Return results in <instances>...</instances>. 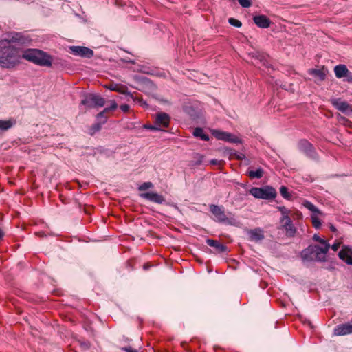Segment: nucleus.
Here are the masks:
<instances>
[{
    "instance_id": "16",
    "label": "nucleus",
    "mask_w": 352,
    "mask_h": 352,
    "mask_svg": "<svg viewBox=\"0 0 352 352\" xmlns=\"http://www.w3.org/2000/svg\"><path fill=\"white\" fill-rule=\"evenodd\" d=\"M331 102L337 109L342 113L348 114L352 112L350 105L346 102L342 101L340 99H333Z\"/></svg>"
},
{
    "instance_id": "28",
    "label": "nucleus",
    "mask_w": 352,
    "mask_h": 352,
    "mask_svg": "<svg viewBox=\"0 0 352 352\" xmlns=\"http://www.w3.org/2000/svg\"><path fill=\"white\" fill-rule=\"evenodd\" d=\"M320 214H311V219L312 224H313L314 227L316 229L320 228L321 226V222L318 218V215H320Z\"/></svg>"
},
{
    "instance_id": "10",
    "label": "nucleus",
    "mask_w": 352,
    "mask_h": 352,
    "mask_svg": "<svg viewBox=\"0 0 352 352\" xmlns=\"http://www.w3.org/2000/svg\"><path fill=\"white\" fill-rule=\"evenodd\" d=\"M70 52L76 56L84 58H91L94 56V52L91 49L84 46H71Z\"/></svg>"
},
{
    "instance_id": "26",
    "label": "nucleus",
    "mask_w": 352,
    "mask_h": 352,
    "mask_svg": "<svg viewBox=\"0 0 352 352\" xmlns=\"http://www.w3.org/2000/svg\"><path fill=\"white\" fill-rule=\"evenodd\" d=\"M107 113V111H104V109L97 114L96 116V121L100 122L104 124L107 122V116H106Z\"/></svg>"
},
{
    "instance_id": "6",
    "label": "nucleus",
    "mask_w": 352,
    "mask_h": 352,
    "mask_svg": "<svg viewBox=\"0 0 352 352\" xmlns=\"http://www.w3.org/2000/svg\"><path fill=\"white\" fill-rule=\"evenodd\" d=\"M80 104L89 109L102 107L105 104V99L96 94H88L81 100Z\"/></svg>"
},
{
    "instance_id": "8",
    "label": "nucleus",
    "mask_w": 352,
    "mask_h": 352,
    "mask_svg": "<svg viewBox=\"0 0 352 352\" xmlns=\"http://www.w3.org/2000/svg\"><path fill=\"white\" fill-rule=\"evenodd\" d=\"M212 135L218 140H223L230 143H241V140L234 135L219 130H213Z\"/></svg>"
},
{
    "instance_id": "24",
    "label": "nucleus",
    "mask_w": 352,
    "mask_h": 352,
    "mask_svg": "<svg viewBox=\"0 0 352 352\" xmlns=\"http://www.w3.org/2000/svg\"><path fill=\"white\" fill-rule=\"evenodd\" d=\"M193 135L195 137L200 138L202 140H209V136L204 133V130L201 128H196L193 131Z\"/></svg>"
},
{
    "instance_id": "25",
    "label": "nucleus",
    "mask_w": 352,
    "mask_h": 352,
    "mask_svg": "<svg viewBox=\"0 0 352 352\" xmlns=\"http://www.w3.org/2000/svg\"><path fill=\"white\" fill-rule=\"evenodd\" d=\"M263 170L261 168H258L256 170H250L248 172V175L250 178H257L260 179L263 177Z\"/></svg>"
},
{
    "instance_id": "47",
    "label": "nucleus",
    "mask_w": 352,
    "mask_h": 352,
    "mask_svg": "<svg viewBox=\"0 0 352 352\" xmlns=\"http://www.w3.org/2000/svg\"><path fill=\"white\" fill-rule=\"evenodd\" d=\"M308 324L312 328L311 322L310 321H308Z\"/></svg>"
},
{
    "instance_id": "49",
    "label": "nucleus",
    "mask_w": 352,
    "mask_h": 352,
    "mask_svg": "<svg viewBox=\"0 0 352 352\" xmlns=\"http://www.w3.org/2000/svg\"><path fill=\"white\" fill-rule=\"evenodd\" d=\"M144 268H148V266L144 265Z\"/></svg>"
},
{
    "instance_id": "30",
    "label": "nucleus",
    "mask_w": 352,
    "mask_h": 352,
    "mask_svg": "<svg viewBox=\"0 0 352 352\" xmlns=\"http://www.w3.org/2000/svg\"><path fill=\"white\" fill-rule=\"evenodd\" d=\"M13 122L11 120H0V129L2 131H7L11 128Z\"/></svg>"
},
{
    "instance_id": "3",
    "label": "nucleus",
    "mask_w": 352,
    "mask_h": 352,
    "mask_svg": "<svg viewBox=\"0 0 352 352\" xmlns=\"http://www.w3.org/2000/svg\"><path fill=\"white\" fill-rule=\"evenodd\" d=\"M329 244L325 243L321 245H310L302 251V257L307 260H316L322 261L325 260V254L329 249Z\"/></svg>"
},
{
    "instance_id": "15",
    "label": "nucleus",
    "mask_w": 352,
    "mask_h": 352,
    "mask_svg": "<svg viewBox=\"0 0 352 352\" xmlns=\"http://www.w3.org/2000/svg\"><path fill=\"white\" fill-rule=\"evenodd\" d=\"M254 23L261 28H267L271 25V20L265 15H256L253 17Z\"/></svg>"
},
{
    "instance_id": "29",
    "label": "nucleus",
    "mask_w": 352,
    "mask_h": 352,
    "mask_svg": "<svg viewBox=\"0 0 352 352\" xmlns=\"http://www.w3.org/2000/svg\"><path fill=\"white\" fill-rule=\"evenodd\" d=\"M304 206L306 208L311 211L313 212L312 214H322L318 208L309 201H305Z\"/></svg>"
},
{
    "instance_id": "46",
    "label": "nucleus",
    "mask_w": 352,
    "mask_h": 352,
    "mask_svg": "<svg viewBox=\"0 0 352 352\" xmlns=\"http://www.w3.org/2000/svg\"><path fill=\"white\" fill-rule=\"evenodd\" d=\"M4 235V233L2 231V230L0 228V239H2V237Z\"/></svg>"
},
{
    "instance_id": "12",
    "label": "nucleus",
    "mask_w": 352,
    "mask_h": 352,
    "mask_svg": "<svg viewBox=\"0 0 352 352\" xmlns=\"http://www.w3.org/2000/svg\"><path fill=\"white\" fill-rule=\"evenodd\" d=\"M140 197L152 202L162 204L166 202L165 198L157 192H148L140 194Z\"/></svg>"
},
{
    "instance_id": "37",
    "label": "nucleus",
    "mask_w": 352,
    "mask_h": 352,
    "mask_svg": "<svg viewBox=\"0 0 352 352\" xmlns=\"http://www.w3.org/2000/svg\"><path fill=\"white\" fill-rule=\"evenodd\" d=\"M144 128L148 129V130H155V131H159L158 126H156V124L154 123L153 125L152 124H144Z\"/></svg>"
},
{
    "instance_id": "31",
    "label": "nucleus",
    "mask_w": 352,
    "mask_h": 352,
    "mask_svg": "<svg viewBox=\"0 0 352 352\" xmlns=\"http://www.w3.org/2000/svg\"><path fill=\"white\" fill-rule=\"evenodd\" d=\"M280 192L282 197L285 199H290L292 197V195L288 192V188L286 186H282L280 188Z\"/></svg>"
},
{
    "instance_id": "45",
    "label": "nucleus",
    "mask_w": 352,
    "mask_h": 352,
    "mask_svg": "<svg viewBox=\"0 0 352 352\" xmlns=\"http://www.w3.org/2000/svg\"><path fill=\"white\" fill-rule=\"evenodd\" d=\"M330 228H331V230L333 232H335L336 231V228L332 225L331 226Z\"/></svg>"
},
{
    "instance_id": "42",
    "label": "nucleus",
    "mask_w": 352,
    "mask_h": 352,
    "mask_svg": "<svg viewBox=\"0 0 352 352\" xmlns=\"http://www.w3.org/2000/svg\"><path fill=\"white\" fill-rule=\"evenodd\" d=\"M122 350H123L126 352H139L138 350L133 349L131 346L123 347V348H122Z\"/></svg>"
},
{
    "instance_id": "43",
    "label": "nucleus",
    "mask_w": 352,
    "mask_h": 352,
    "mask_svg": "<svg viewBox=\"0 0 352 352\" xmlns=\"http://www.w3.org/2000/svg\"><path fill=\"white\" fill-rule=\"evenodd\" d=\"M340 248V243H334L331 246V248L333 251H337L338 250V248Z\"/></svg>"
},
{
    "instance_id": "11",
    "label": "nucleus",
    "mask_w": 352,
    "mask_h": 352,
    "mask_svg": "<svg viewBox=\"0 0 352 352\" xmlns=\"http://www.w3.org/2000/svg\"><path fill=\"white\" fill-rule=\"evenodd\" d=\"M352 334V320L348 322L339 324L334 328L333 335L337 336Z\"/></svg>"
},
{
    "instance_id": "36",
    "label": "nucleus",
    "mask_w": 352,
    "mask_h": 352,
    "mask_svg": "<svg viewBox=\"0 0 352 352\" xmlns=\"http://www.w3.org/2000/svg\"><path fill=\"white\" fill-rule=\"evenodd\" d=\"M279 210L281 212L282 215H283L282 218L280 219V223H284V221H285L284 218H285V216H288V211L286 209V208H285V207H280Z\"/></svg>"
},
{
    "instance_id": "35",
    "label": "nucleus",
    "mask_w": 352,
    "mask_h": 352,
    "mask_svg": "<svg viewBox=\"0 0 352 352\" xmlns=\"http://www.w3.org/2000/svg\"><path fill=\"white\" fill-rule=\"evenodd\" d=\"M239 3L243 8H250L252 6L250 0H239Z\"/></svg>"
},
{
    "instance_id": "33",
    "label": "nucleus",
    "mask_w": 352,
    "mask_h": 352,
    "mask_svg": "<svg viewBox=\"0 0 352 352\" xmlns=\"http://www.w3.org/2000/svg\"><path fill=\"white\" fill-rule=\"evenodd\" d=\"M228 22L230 25L235 26L236 28H240L242 25V23L240 21H239L236 19H234V18H230L228 19Z\"/></svg>"
},
{
    "instance_id": "18",
    "label": "nucleus",
    "mask_w": 352,
    "mask_h": 352,
    "mask_svg": "<svg viewBox=\"0 0 352 352\" xmlns=\"http://www.w3.org/2000/svg\"><path fill=\"white\" fill-rule=\"evenodd\" d=\"M327 69L323 67L321 69H310L309 74L318 78L320 80L322 81L325 79Z\"/></svg>"
},
{
    "instance_id": "19",
    "label": "nucleus",
    "mask_w": 352,
    "mask_h": 352,
    "mask_svg": "<svg viewBox=\"0 0 352 352\" xmlns=\"http://www.w3.org/2000/svg\"><path fill=\"white\" fill-rule=\"evenodd\" d=\"M206 243L209 246L214 248L218 252H224L227 250V247L218 241L208 239L206 240Z\"/></svg>"
},
{
    "instance_id": "1",
    "label": "nucleus",
    "mask_w": 352,
    "mask_h": 352,
    "mask_svg": "<svg viewBox=\"0 0 352 352\" xmlns=\"http://www.w3.org/2000/svg\"><path fill=\"white\" fill-rule=\"evenodd\" d=\"M28 37L19 32H10L8 38L0 40V66L13 69L19 65L22 59V49L14 44H25L30 42Z\"/></svg>"
},
{
    "instance_id": "17",
    "label": "nucleus",
    "mask_w": 352,
    "mask_h": 352,
    "mask_svg": "<svg viewBox=\"0 0 352 352\" xmlns=\"http://www.w3.org/2000/svg\"><path fill=\"white\" fill-rule=\"evenodd\" d=\"M340 258L345 261L349 265H352V249L348 247L343 248L338 254Z\"/></svg>"
},
{
    "instance_id": "44",
    "label": "nucleus",
    "mask_w": 352,
    "mask_h": 352,
    "mask_svg": "<svg viewBox=\"0 0 352 352\" xmlns=\"http://www.w3.org/2000/svg\"><path fill=\"white\" fill-rule=\"evenodd\" d=\"M210 163L212 165H218V164H221V162L218 161L217 160H210Z\"/></svg>"
},
{
    "instance_id": "34",
    "label": "nucleus",
    "mask_w": 352,
    "mask_h": 352,
    "mask_svg": "<svg viewBox=\"0 0 352 352\" xmlns=\"http://www.w3.org/2000/svg\"><path fill=\"white\" fill-rule=\"evenodd\" d=\"M111 104L110 107H106V108L104 109V111H107L108 113L110 111H114V110H116L117 109L118 104L116 102V101L112 100V101H111Z\"/></svg>"
},
{
    "instance_id": "13",
    "label": "nucleus",
    "mask_w": 352,
    "mask_h": 352,
    "mask_svg": "<svg viewBox=\"0 0 352 352\" xmlns=\"http://www.w3.org/2000/svg\"><path fill=\"white\" fill-rule=\"evenodd\" d=\"M284 223H281L282 228L285 230V234L288 237L294 236L296 229L292 223L291 218L289 216H285Z\"/></svg>"
},
{
    "instance_id": "23",
    "label": "nucleus",
    "mask_w": 352,
    "mask_h": 352,
    "mask_svg": "<svg viewBox=\"0 0 352 352\" xmlns=\"http://www.w3.org/2000/svg\"><path fill=\"white\" fill-rule=\"evenodd\" d=\"M131 98L135 102L139 104L141 107L148 108V104L144 101L142 98L135 96L133 94L129 92L127 93V96Z\"/></svg>"
},
{
    "instance_id": "9",
    "label": "nucleus",
    "mask_w": 352,
    "mask_h": 352,
    "mask_svg": "<svg viewBox=\"0 0 352 352\" xmlns=\"http://www.w3.org/2000/svg\"><path fill=\"white\" fill-rule=\"evenodd\" d=\"M170 122V117L166 113H157L155 116V124L158 126L159 131H162L164 128H167L169 126Z\"/></svg>"
},
{
    "instance_id": "38",
    "label": "nucleus",
    "mask_w": 352,
    "mask_h": 352,
    "mask_svg": "<svg viewBox=\"0 0 352 352\" xmlns=\"http://www.w3.org/2000/svg\"><path fill=\"white\" fill-rule=\"evenodd\" d=\"M195 156H196V158H197V161L195 162V165H200V164H201V163L203 162L204 156L201 155H199L198 153H196Z\"/></svg>"
},
{
    "instance_id": "7",
    "label": "nucleus",
    "mask_w": 352,
    "mask_h": 352,
    "mask_svg": "<svg viewBox=\"0 0 352 352\" xmlns=\"http://www.w3.org/2000/svg\"><path fill=\"white\" fill-rule=\"evenodd\" d=\"M298 148L307 157L313 160L318 158L317 153L313 145L306 140H301L298 144Z\"/></svg>"
},
{
    "instance_id": "48",
    "label": "nucleus",
    "mask_w": 352,
    "mask_h": 352,
    "mask_svg": "<svg viewBox=\"0 0 352 352\" xmlns=\"http://www.w3.org/2000/svg\"><path fill=\"white\" fill-rule=\"evenodd\" d=\"M127 62L133 63V61H131V60H127Z\"/></svg>"
},
{
    "instance_id": "21",
    "label": "nucleus",
    "mask_w": 352,
    "mask_h": 352,
    "mask_svg": "<svg viewBox=\"0 0 352 352\" xmlns=\"http://www.w3.org/2000/svg\"><path fill=\"white\" fill-rule=\"evenodd\" d=\"M249 56L254 58L256 61H259L261 63H262L263 65L268 67L267 60L264 54H261L258 52H254L249 53Z\"/></svg>"
},
{
    "instance_id": "22",
    "label": "nucleus",
    "mask_w": 352,
    "mask_h": 352,
    "mask_svg": "<svg viewBox=\"0 0 352 352\" xmlns=\"http://www.w3.org/2000/svg\"><path fill=\"white\" fill-rule=\"evenodd\" d=\"M106 87L107 89H110V90L116 91H118L119 93L124 94L126 96H127V93H129L126 90V87H124L122 85H118V84H110V85L106 86Z\"/></svg>"
},
{
    "instance_id": "27",
    "label": "nucleus",
    "mask_w": 352,
    "mask_h": 352,
    "mask_svg": "<svg viewBox=\"0 0 352 352\" xmlns=\"http://www.w3.org/2000/svg\"><path fill=\"white\" fill-rule=\"evenodd\" d=\"M102 125V124L96 121V122L95 124H92L90 126V128L89 129V133L91 135H94L96 132L99 131L101 129Z\"/></svg>"
},
{
    "instance_id": "20",
    "label": "nucleus",
    "mask_w": 352,
    "mask_h": 352,
    "mask_svg": "<svg viewBox=\"0 0 352 352\" xmlns=\"http://www.w3.org/2000/svg\"><path fill=\"white\" fill-rule=\"evenodd\" d=\"M348 70L347 67L343 64L338 65L334 67L335 75L338 78H344Z\"/></svg>"
},
{
    "instance_id": "4",
    "label": "nucleus",
    "mask_w": 352,
    "mask_h": 352,
    "mask_svg": "<svg viewBox=\"0 0 352 352\" xmlns=\"http://www.w3.org/2000/svg\"><path fill=\"white\" fill-rule=\"evenodd\" d=\"M209 207L211 213L214 216V221L226 225H235L236 219L234 217H228L223 206L211 204Z\"/></svg>"
},
{
    "instance_id": "2",
    "label": "nucleus",
    "mask_w": 352,
    "mask_h": 352,
    "mask_svg": "<svg viewBox=\"0 0 352 352\" xmlns=\"http://www.w3.org/2000/svg\"><path fill=\"white\" fill-rule=\"evenodd\" d=\"M22 58L41 66H52V57L38 49L22 50Z\"/></svg>"
},
{
    "instance_id": "50",
    "label": "nucleus",
    "mask_w": 352,
    "mask_h": 352,
    "mask_svg": "<svg viewBox=\"0 0 352 352\" xmlns=\"http://www.w3.org/2000/svg\"><path fill=\"white\" fill-rule=\"evenodd\" d=\"M144 268H148V266L144 265Z\"/></svg>"
},
{
    "instance_id": "40",
    "label": "nucleus",
    "mask_w": 352,
    "mask_h": 352,
    "mask_svg": "<svg viewBox=\"0 0 352 352\" xmlns=\"http://www.w3.org/2000/svg\"><path fill=\"white\" fill-rule=\"evenodd\" d=\"M313 239L316 241L320 242L321 244H324L327 243L325 240L321 239L318 234H314L313 236Z\"/></svg>"
},
{
    "instance_id": "14",
    "label": "nucleus",
    "mask_w": 352,
    "mask_h": 352,
    "mask_svg": "<svg viewBox=\"0 0 352 352\" xmlns=\"http://www.w3.org/2000/svg\"><path fill=\"white\" fill-rule=\"evenodd\" d=\"M248 234L250 240L254 242L261 241L265 238L263 230L260 228L249 230Z\"/></svg>"
},
{
    "instance_id": "32",
    "label": "nucleus",
    "mask_w": 352,
    "mask_h": 352,
    "mask_svg": "<svg viewBox=\"0 0 352 352\" xmlns=\"http://www.w3.org/2000/svg\"><path fill=\"white\" fill-rule=\"evenodd\" d=\"M153 187V183L150 182H144L143 183L142 185H140L139 187H138V190L140 191H144L148 188H151Z\"/></svg>"
},
{
    "instance_id": "39",
    "label": "nucleus",
    "mask_w": 352,
    "mask_h": 352,
    "mask_svg": "<svg viewBox=\"0 0 352 352\" xmlns=\"http://www.w3.org/2000/svg\"><path fill=\"white\" fill-rule=\"evenodd\" d=\"M344 78H345L344 80L352 83V72H351L349 70H348L347 74L344 76Z\"/></svg>"
},
{
    "instance_id": "5",
    "label": "nucleus",
    "mask_w": 352,
    "mask_h": 352,
    "mask_svg": "<svg viewBox=\"0 0 352 352\" xmlns=\"http://www.w3.org/2000/svg\"><path fill=\"white\" fill-rule=\"evenodd\" d=\"M250 193L255 198L267 200L274 199L277 195L275 188L270 186L263 188L253 187L250 190Z\"/></svg>"
},
{
    "instance_id": "41",
    "label": "nucleus",
    "mask_w": 352,
    "mask_h": 352,
    "mask_svg": "<svg viewBox=\"0 0 352 352\" xmlns=\"http://www.w3.org/2000/svg\"><path fill=\"white\" fill-rule=\"evenodd\" d=\"M120 109L123 111V112H128L129 110H130V106L128 105V104H122L120 107Z\"/></svg>"
}]
</instances>
